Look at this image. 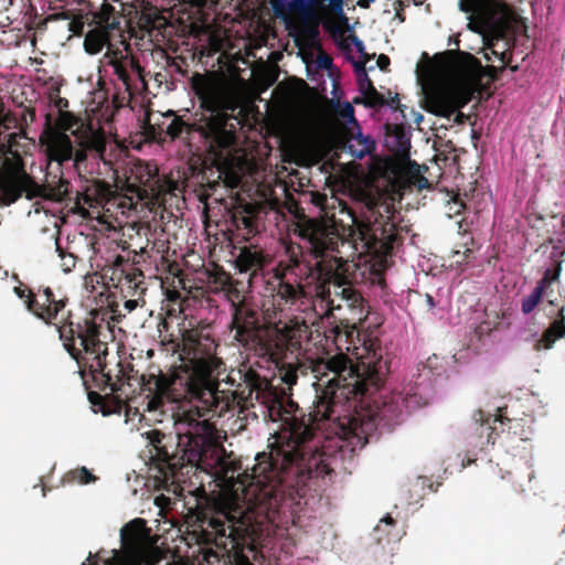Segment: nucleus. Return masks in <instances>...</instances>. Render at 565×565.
Wrapping results in <instances>:
<instances>
[{"mask_svg":"<svg viewBox=\"0 0 565 565\" xmlns=\"http://www.w3.org/2000/svg\"><path fill=\"white\" fill-rule=\"evenodd\" d=\"M125 100H126L125 96L120 97L118 94H115L113 96V100H111L114 108L116 110H118L119 108L124 107L125 106Z\"/></svg>","mask_w":565,"mask_h":565,"instance_id":"obj_56","label":"nucleus"},{"mask_svg":"<svg viewBox=\"0 0 565 565\" xmlns=\"http://www.w3.org/2000/svg\"><path fill=\"white\" fill-rule=\"evenodd\" d=\"M280 377L281 381L288 386H292L297 383L298 380L297 366H295L292 363H284L280 369Z\"/></svg>","mask_w":565,"mask_h":565,"instance_id":"obj_47","label":"nucleus"},{"mask_svg":"<svg viewBox=\"0 0 565 565\" xmlns=\"http://www.w3.org/2000/svg\"><path fill=\"white\" fill-rule=\"evenodd\" d=\"M391 64V60L387 55L385 54H380L377 57H376V61H375V65H372L373 68L376 66L380 68V71H386L387 67L390 66Z\"/></svg>","mask_w":565,"mask_h":565,"instance_id":"obj_54","label":"nucleus"},{"mask_svg":"<svg viewBox=\"0 0 565 565\" xmlns=\"http://www.w3.org/2000/svg\"><path fill=\"white\" fill-rule=\"evenodd\" d=\"M296 42L306 71H334L333 60L320 41L319 20L301 19L297 28Z\"/></svg>","mask_w":565,"mask_h":565,"instance_id":"obj_19","label":"nucleus"},{"mask_svg":"<svg viewBox=\"0 0 565 565\" xmlns=\"http://www.w3.org/2000/svg\"><path fill=\"white\" fill-rule=\"evenodd\" d=\"M97 29L106 30H116L119 29V15L116 10L108 3H104L100 8L99 13L97 14Z\"/></svg>","mask_w":565,"mask_h":565,"instance_id":"obj_39","label":"nucleus"},{"mask_svg":"<svg viewBox=\"0 0 565 565\" xmlns=\"http://www.w3.org/2000/svg\"><path fill=\"white\" fill-rule=\"evenodd\" d=\"M236 58L222 49L221 41L213 40L209 47L200 53L199 62L204 71H244L236 65Z\"/></svg>","mask_w":565,"mask_h":565,"instance_id":"obj_27","label":"nucleus"},{"mask_svg":"<svg viewBox=\"0 0 565 565\" xmlns=\"http://www.w3.org/2000/svg\"><path fill=\"white\" fill-rule=\"evenodd\" d=\"M172 116H174V110L161 113L146 107L143 116L138 118L139 128L145 139L158 143L164 142V128Z\"/></svg>","mask_w":565,"mask_h":565,"instance_id":"obj_24","label":"nucleus"},{"mask_svg":"<svg viewBox=\"0 0 565 565\" xmlns=\"http://www.w3.org/2000/svg\"><path fill=\"white\" fill-rule=\"evenodd\" d=\"M97 477L93 475L86 467H78L73 470L67 471L63 478L62 483H79V484H88L90 482H95Z\"/></svg>","mask_w":565,"mask_h":565,"instance_id":"obj_40","label":"nucleus"},{"mask_svg":"<svg viewBox=\"0 0 565 565\" xmlns=\"http://www.w3.org/2000/svg\"><path fill=\"white\" fill-rule=\"evenodd\" d=\"M190 81L201 108L209 115L189 122L174 111L164 128V142L186 141L192 134L198 132L211 147L226 149L234 146L238 122L226 111H234L244 100L248 90L247 81L242 77V73H193Z\"/></svg>","mask_w":565,"mask_h":565,"instance_id":"obj_3","label":"nucleus"},{"mask_svg":"<svg viewBox=\"0 0 565 565\" xmlns=\"http://www.w3.org/2000/svg\"><path fill=\"white\" fill-rule=\"evenodd\" d=\"M327 201V198L324 195H318L317 199L315 200V203L317 205H321Z\"/></svg>","mask_w":565,"mask_h":565,"instance_id":"obj_64","label":"nucleus"},{"mask_svg":"<svg viewBox=\"0 0 565 565\" xmlns=\"http://www.w3.org/2000/svg\"><path fill=\"white\" fill-rule=\"evenodd\" d=\"M356 74L359 76L360 88L363 94L362 98L364 99L366 106L372 108L390 106L395 111H399L402 118L405 121L408 119L405 113L407 107L399 103L398 94H395V96L385 97L384 94L377 92L376 88L373 86L372 82L367 77L369 73ZM388 95H391V92H388Z\"/></svg>","mask_w":565,"mask_h":565,"instance_id":"obj_26","label":"nucleus"},{"mask_svg":"<svg viewBox=\"0 0 565 565\" xmlns=\"http://www.w3.org/2000/svg\"><path fill=\"white\" fill-rule=\"evenodd\" d=\"M137 306H138L137 299H127L124 302V308L127 312H131L132 310L136 309Z\"/></svg>","mask_w":565,"mask_h":565,"instance_id":"obj_58","label":"nucleus"},{"mask_svg":"<svg viewBox=\"0 0 565 565\" xmlns=\"http://www.w3.org/2000/svg\"><path fill=\"white\" fill-rule=\"evenodd\" d=\"M561 271V264H556L555 268H547L544 271V275L542 279H540L535 287H542V291L544 292L545 289L555 280L558 279Z\"/></svg>","mask_w":565,"mask_h":565,"instance_id":"obj_46","label":"nucleus"},{"mask_svg":"<svg viewBox=\"0 0 565 565\" xmlns=\"http://www.w3.org/2000/svg\"><path fill=\"white\" fill-rule=\"evenodd\" d=\"M401 188H416L417 190H423L429 188V182L423 174H420V172L417 169L412 170L411 168H406Z\"/></svg>","mask_w":565,"mask_h":565,"instance_id":"obj_41","label":"nucleus"},{"mask_svg":"<svg viewBox=\"0 0 565 565\" xmlns=\"http://www.w3.org/2000/svg\"><path fill=\"white\" fill-rule=\"evenodd\" d=\"M188 525L198 544L215 545L224 551L231 565H254L244 554L246 547L254 551V530L239 509L224 507L212 513H191Z\"/></svg>","mask_w":565,"mask_h":565,"instance_id":"obj_11","label":"nucleus"},{"mask_svg":"<svg viewBox=\"0 0 565 565\" xmlns=\"http://www.w3.org/2000/svg\"><path fill=\"white\" fill-rule=\"evenodd\" d=\"M78 118L74 116L71 111H61L56 118V126L60 130L67 131L71 130L75 134L73 128L77 126Z\"/></svg>","mask_w":565,"mask_h":565,"instance_id":"obj_44","label":"nucleus"},{"mask_svg":"<svg viewBox=\"0 0 565 565\" xmlns=\"http://www.w3.org/2000/svg\"><path fill=\"white\" fill-rule=\"evenodd\" d=\"M110 279L122 292L126 290L132 297H140L147 290L142 270L121 256L116 258Z\"/></svg>","mask_w":565,"mask_h":565,"instance_id":"obj_23","label":"nucleus"},{"mask_svg":"<svg viewBox=\"0 0 565 565\" xmlns=\"http://www.w3.org/2000/svg\"><path fill=\"white\" fill-rule=\"evenodd\" d=\"M333 113L337 117L347 124H352L354 129L359 130L360 126L354 117V108L350 103H335L333 104Z\"/></svg>","mask_w":565,"mask_h":565,"instance_id":"obj_42","label":"nucleus"},{"mask_svg":"<svg viewBox=\"0 0 565 565\" xmlns=\"http://www.w3.org/2000/svg\"><path fill=\"white\" fill-rule=\"evenodd\" d=\"M270 262L269 255L257 245L244 246L235 259V265L241 273L256 275Z\"/></svg>","mask_w":565,"mask_h":565,"instance_id":"obj_31","label":"nucleus"},{"mask_svg":"<svg viewBox=\"0 0 565 565\" xmlns=\"http://www.w3.org/2000/svg\"><path fill=\"white\" fill-rule=\"evenodd\" d=\"M276 15L284 17L292 10L289 9V0H269Z\"/></svg>","mask_w":565,"mask_h":565,"instance_id":"obj_49","label":"nucleus"},{"mask_svg":"<svg viewBox=\"0 0 565 565\" xmlns=\"http://www.w3.org/2000/svg\"><path fill=\"white\" fill-rule=\"evenodd\" d=\"M149 439L154 448L149 465L147 486L154 490L178 493L182 469L186 466L205 470L214 463H222L223 450L216 438V429L209 420L191 419L186 429L179 428L177 436H167L160 430H151Z\"/></svg>","mask_w":565,"mask_h":565,"instance_id":"obj_5","label":"nucleus"},{"mask_svg":"<svg viewBox=\"0 0 565 565\" xmlns=\"http://www.w3.org/2000/svg\"><path fill=\"white\" fill-rule=\"evenodd\" d=\"M14 294L20 299H25L26 309L47 326L57 320L68 302L67 297H58L50 287H39L36 291H33L17 286L14 287Z\"/></svg>","mask_w":565,"mask_h":565,"instance_id":"obj_21","label":"nucleus"},{"mask_svg":"<svg viewBox=\"0 0 565 565\" xmlns=\"http://www.w3.org/2000/svg\"><path fill=\"white\" fill-rule=\"evenodd\" d=\"M406 161L395 158H387L381 161L377 166V173L380 177L386 179L391 183H396L401 186L403 177L405 175Z\"/></svg>","mask_w":565,"mask_h":565,"instance_id":"obj_36","label":"nucleus"},{"mask_svg":"<svg viewBox=\"0 0 565 565\" xmlns=\"http://www.w3.org/2000/svg\"><path fill=\"white\" fill-rule=\"evenodd\" d=\"M138 75V77L142 81V82H147L148 79H154L156 82L159 83V86L162 85V83L164 82V89L166 92H169L172 89V86H173V82L172 81H169L168 77L172 74V73H136Z\"/></svg>","mask_w":565,"mask_h":565,"instance_id":"obj_45","label":"nucleus"},{"mask_svg":"<svg viewBox=\"0 0 565 565\" xmlns=\"http://www.w3.org/2000/svg\"><path fill=\"white\" fill-rule=\"evenodd\" d=\"M45 146V152L50 161H56L60 164L70 161L73 158V143L71 138L64 132L51 134L46 141H42Z\"/></svg>","mask_w":565,"mask_h":565,"instance_id":"obj_32","label":"nucleus"},{"mask_svg":"<svg viewBox=\"0 0 565 565\" xmlns=\"http://www.w3.org/2000/svg\"><path fill=\"white\" fill-rule=\"evenodd\" d=\"M68 29L73 34L79 35L84 30V22L81 19H73L68 22Z\"/></svg>","mask_w":565,"mask_h":565,"instance_id":"obj_52","label":"nucleus"},{"mask_svg":"<svg viewBox=\"0 0 565 565\" xmlns=\"http://www.w3.org/2000/svg\"><path fill=\"white\" fill-rule=\"evenodd\" d=\"M386 376L387 374L375 387L367 384L363 395H351L345 405L348 414L341 412L337 415L335 434L347 440L353 450L363 448L380 425L390 427L399 422L405 404L404 396L401 393L374 396L383 386Z\"/></svg>","mask_w":565,"mask_h":565,"instance_id":"obj_9","label":"nucleus"},{"mask_svg":"<svg viewBox=\"0 0 565 565\" xmlns=\"http://www.w3.org/2000/svg\"><path fill=\"white\" fill-rule=\"evenodd\" d=\"M57 250L61 258L60 267L64 273H71L76 266V257L71 253L64 252L60 246H57Z\"/></svg>","mask_w":565,"mask_h":565,"instance_id":"obj_48","label":"nucleus"},{"mask_svg":"<svg viewBox=\"0 0 565 565\" xmlns=\"http://www.w3.org/2000/svg\"><path fill=\"white\" fill-rule=\"evenodd\" d=\"M343 282L337 285L334 281L329 285V298L321 299L327 305L326 315L345 322V326H355L366 318L364 299L349 281V264L343 259Z\"/></svg>","mask_w":565,"mask_h":565,"instance_id":"obj_17","label":"nucleus"},{"mask_svg":"<svg viewBox=\"0 0 565 565\" xmlns=\"http://www.w3.org/2000/svg\"><path fill=\"white\" fill-rule=\"evenodd\" d=\"M60 315L61 320H54L51 326L56 327L63 348L78 365L82 377L88 371L93 380H100L102 390L109 387L111 393L120 391L118 382L121 379L118 376L115 382L110 372L106 371L108 342L102 339L105 319L96 310L77 320H73L70 312L66 317L63 312Z\"/></svg>","mask_w":565,"mask_h":565,"instance_id":"obj_8","label":"nucleus"},{"mask_svg":"<svg viewBox=\"0 0 565 565\" xmlns=\"http://www.w3.org/2000/svg\"><path fill=\"white\" fill-rule=\"evenodd\" d=\"M292 232L307 245L308 253L316 262L306 264V271L299 278L273 273L267 289L278 306H295L307 297L306 286H313L316 296L329 298V285L343 282V258L339 245L343 244L334 224L323 217H310L301 214L294 224Z\"/></svg>","mask_w":565,"mask_h":565,"instance_id":"obj_4","label":"nucleus"},{"mask_svg":"<svg viewBox=\"0 0 565 565\" xmlns=\"http://www.w3.org/2000/svg\"><path fill=\"white\" fill-rule=\"evenodd\" d=\"M322 11L329 12L333 18H327L322 22L323 29L330 34L333 41L347 34L349 24L343 12V0H327Z\"/></svg>","mask_w":565,"mask_h":565,"instance_id":"obj_30","label":"nucleus"},{"mask_svg":"<svg viewBox=\"0 0 565 565\" xmlns=\"http://www.w3.org/2000/svg\"><path fill=\"white\" fill-rule=\"evenodd\" d=\"M425 99L437 114L451 115L471 99H488L502 73H415Z\"/></svg>","mask_w":565,"mask_h":565,"instance_id":"obj_10","label":"nucleus"},{"mask_svg":"<svg viewBox=\"0 0 565 565\" xmlns=\"http://www.w3.org/2000/svg\"><path fill=\"white\" fill-rule=\"evenodd\" d=\"M215 339L199 329H184L175 344L181 364L164 373L150 372L141 376L146 392V411L164 414L182 401H203L206 395L217 398L218 390L212 381L221 365L216 356Z\"/></svg>","mask_w":565,"mask_h":565,"instance_id":"obj_2","label":"nucleus"},{"mask_svg":"<svg viewBox=\"0 0 565 565\" xmlns=\"http://www.w3.org/2000/svg\"><path fill=\"white\" fill-rule=\"evenodd\" d=\"M327 0H291L289 9L301 14V19H317L315 10L324 8Z\"/></svg>","mask_w":565,"mask_h":565,"instance_id":"obj_38","label":"nucleus"},{"mask_svg":"<svg viewBox=\"0 0 565 565\" xmlns=\"http://www.w3.org/2000/svg\"><path fill=\"white\" fill-rule=\"evenodd\" d=\"M17 145V135L8 134L4 136V141L0 140V152L3 154L13 153L12 148Z\"/></svg>","mask_w":565,"mask_h":565,"instance_id":"obj_50","label":"nucleus"},{"mask_svg":"<svg viewBox=\"0 0 565 565\" xmlns=\"http://www.w3.org/2000/svg\"><path fill=\"white\" fill-rule=\"evenodd\" d=\"M232 394V403L238 407L247 408L253 406L254 401L262 404L271 403L269 408L273 409L277 404L281 407V399L274 392L273 385L266 377H262L252 367L232 370L226 377Z\"/></svg>","mask_w":565,"mask_h":565,"instance_id":"obj_16","label":"nucleus"},{"mask_svg":"<svg viewBox=\"0 0 565 565\" xmlns=\"http://www.w3.org/2000/svg\"><path fill=\"white\" fill-rule=\"evenodd\" d=\"M118 75V78L120 81H122V83L125 85H128V82L130 81V73H124V72H120V73H116Z\"/></svg>","mask_w":565,"mask_h":565,"instance_id":"obj_60","label":"nucleus"},{"mask_svg":"<svg viewBox=\"0 0 565 565\" xmlns=\"http://www.w3.org/2000/svg\"><path fill=\"white\" fill-rule=\"evenodd\" d=\"M23 194L28 200L35 198L56 202L71 200L70 182L61 177L56 183L50 181L45 184L36 183L25 171L22 159L15 151V158L6 159L0 171V203L10 205Z\"/></svg>","mask_w":565,"mask_h":565,"instance_id":"obj_12","label":"nucleus"},{"mask_svg":"<svg viewBox=\"0 0 565 565\" xmlns=\"http://www.w3.org/2000/svg\"><path fill=\"white\" fill-rule=\"evenodd\" d=\"M471 253H472V249H470L468 247H466L463 252L455 250L454 257H457L456 264L461 265L463 263H467Z\"/></svg>","mask_w":565,"mask_h":565,"instance_id":"obj_53","label":"nucleus"},{"mask_svg":"<svg viewBox=\"0 0 565 565\" xmlns=\"http://www.w3.org/2000/svg\"><path fill=\"white\" fill-rule=\"evenodd\" d=\"M360 350L355 365L344 354L311 361V372L317 379L312 411L305 414L296 406L292 414L282 418L281 434L269 445L268 452L256 456L250 475L239 473L235 467L224 469L223 481L235 497L246 502L245 510L227 502L213 508L196 507L188 513L186 522L191 513H212L228 507L239 509L254 530L249 513L271 520L280 508L299 504L310 480L330 475L332 469L327 455L313 451L307 443L313 438L321 423L335 422L351 395H363L367 384L375 387L390 373V362L384 358V349L377 338H365Z\"/></svg>","mask_w":565,"mask_h":565,"instance_id":"obj_1","label":"nucleus"},{"mask_svg":"<svg viewBox=\"0 0 565 565\" xmlns=\"http://www.w3.org/2000/svg\"><path fill=\"white\" fill-rule=\"evenodd\" d=\"M227 230L237 238L248 242L260 233L263 203L236 193L224 203Z\"/></svg>","mask_w":565,"mask_h":565,"instance_id":"obj_18","label":"nucleus"},{"mask_svg":"<svg viewBox=\"0 0 565 565\" xmlns=\"http://www.w3.org/2000/svg\"><path fill=\"white\" fill-rule=\"evenodd\" d=\"M563 337H565V306L558 309L557 317L535 342L534 349L536 351L542 349L550 350L553 348L554 343Z\"/></svg>","mask_w":565,"mask_h":565,"instance_id":"obj_33","label":"nucleus"},{"mask_svg":"<svg viewBox=\"0 0 565 565\" xmlns=\"http://www.w3.org/2000/svg\"><path fill=\"white\" fill-rule=\"evenodd\" d=\"M126 190L141 201L163 203L168 196H179L183 192V183L161 175L156 163L138 160L126 177Z\"/></svg>","mask_w":565,"mask_h":565,"instance_id":"obj_14","label":"nucleus"},{"mask_svg":"<svg viewBox=\"0 0 565 565\" xmlns=\"http://www.w3.org/2000/svg\"><path fill=\"white\" fill-rule=\"evenodd\" d=\"M107 44V52L104 55V64L114 67V71H145L132 55L129 44L121 41V47H115L109 43V33L106 30L93 29L84 40L85 51L89 54L99 53Z\"/></svg>","mask_w":565,"mask_h":565,"instance_id":"obj_20","label":"nucleus"},{"mask_svg":"<svg viewBox=\"0 0 565 565\" xmlns=\"http://www.w3.org/2000/svg\"><path fill=\"white\" fill-rule=\"evenodd\" d=\"M339 50L352 63L353 71H373V66H367L371 57L364 51V45L355 34H344L341 39L334 41Z\"/></svg>","mask_w":565,"mask_h":565,"instance_id":"obj_28","label":"nucleus"},{"mask_svg":"<svg viewBox=\"0 0 565 565\" xmlns=\"http://www.w3.org/2000/svg\"><path fill=\"white\" fill-rule=\"evenodd\" d=\"M475 419L476 423L480 422L477 427L478 435L481 438L486 437V441L481 443V447H483V445H494L497 437L500 433L504 431L505 426L508 427L509 433L511 429H516L521 426V422L519 419L510 418L508 416L507 407L497 408L495 415L487 414L482 409H479L475 414ZM513 434H516V430H514Z\"/></svg>","mask_w":565,"mask_h":565,"instance_id":"obj_22","label":"nucleus"},{"mask_svg":"<svg viewBox=\"0 0 565 565\" xmlns=\"http://www.w3.org/2000/svg\"><path fill=\"white\" fill-rule=\"evenodd\" d=\"M381 522L385 523V524H388V525H394L395 524V520L391 516V515H386L384 516Z\"/></svg>","mask_w":565,"mask_h":565,"instance_id":"obj_63","label":"nucleus"},{"mask_svg":"<svg viewBox=\"0 0 565 565\" xmlns=\"http://www.w3.org/2000/svg\"><path fill=\"white\" fill-rule=\"evenodd\" d=\"M79 148L75 149L73 147V158L74 164L79 168V166L86 161L87 151H94L96 154L102 156L105 151L106 143L105 139L102 135L95 134L93 130L89 131V135L85 136L81 142Z\"/></svg>","mask_w":565,"mask_h":565,"instance_id":"obj_34","label":"nucleus"},{"mask_svg":"<svg viewBox=\"0 0 565 565\" xmlns=\"http://www.w3.org/2000/svg\"><path fill=\"white\" fill-rule=\"evenodd\" d=\"M239 182L241 179L237 174L227 172L223 173L222 171H218L216 180H207L201 198L203 199L214 195L217 188H220L222 184L224 188L234 189L239 184Z\"/></svg>","mask_w":565,"mask_h":565,"instance_id":"obj_37","label":"nucleus"},{"mask_svg":"<svg viewBox=\"0 0 565 565\" xmlns=\"http://www.w3.org/2000/svg\"><path fill=\"white\" fill-rule=\"evenodd\" d=\"M215 290L225 292L232 305L231 328L234 339L246 350L262 358H268L276 364L284 363L289 354H298L307 327L294 324L284 328L266 329L260 326L258 312L244 302V296L225 271L213 275Z\"/></svg>","mask_w":565,"mask_h":565,"instance_id":"obj_6","label":"nucleus"},{"mask_svg":"<svg viewBox=\"0 0 565 565\" xmlns=\"http://www.w3.org/2000/svg\"><path fill=\"white\" fill-rule=\"evenodd\" d=\"M354 128L347 134V149L355 159H363L375 150V141L371 136H364L360 129L354 132Z\"/></svg>","mask_w":565,"mask_h":565,"instance_id":"obj_35","label":"nucleus"},{"mask_svg":"<svg viewBox=\"0 0 565 565\" xmlns=\"http://www.w3.org/2000/svg\"><path fill=\"white\" fill-rule=\"evenodd\" d=\"M145 530L143 519L127 523L120 531V550H113V556L104 559L103 565H157L159 555L148 544ZM93 565L98 564L95 562Z\"/></svg>","mask_w":565,"mask_h":565,"instance_id":"obj_15","label":"nucleus"},{"mask_svg":"<svg viewBox=\"0 0 565 565\" xmlns=\"http://www.w3.org/2000/svg\"><path fill=\"white\" fill-rule=\"evenodd\" d=\"M109 193V186L106 183L99 182L97 186V194L103 200Z\"/></svg>","mask_w":565,"mask_h":565,"instance_id":"obj_57","label":"nucleus"},{"mask_svg":"<svg viewBox=\"0 0 565 565\" xmlns=\"http://www.w3.org/2000/svg\"><path fill=\"white\" fill-rule=\"evenodd\" d=\"M367 209L370 218L373 221L369 220L358 225L359 238L365 252L380 265L386 266L397 238L396 225L393 221L395 209L393 204L381 199L370 200Z\"/></svg>","mask_w":565,"mask_h":565,"instance_id":"obj_13","label":"nucleus"},{"mask_svg":"<svg viewBox=\"0 0 565 565\" xmlns=\"http://www.w3.org/2000/svg\"><path fill=\"white\" fill-rule=\"evenodd\" d=\"M302 246L289 243L285 248V258H281L273 268V273L289 277L299 278L306 271Z\"/></svg>","mask_w":565,"mask_h":565,"instance_id":"obj_29","label":"nucleus"},{"mask_svg":"<svg viewBox=\"0 0 565 565\" xmlns=\"http://www.w3.org/2000/svg\"><path fill=\"white\" fill-rule=\"evenodd\" d=\"M280 73H276V72H273V73H250L252 76H255V75H267L268 78L271 79V82H275L278 79V76H279Z\"/></svg>","mask_w":565,"mask_h":565,"instance_id":"obj_59","label":"nucleus"},{"mask_svg":"<svg viewBox=\"0 0 565 565\" xmlns=\"http://www.w3.org/2000/svg\"><path fill=\"white\" fill-rule=\"evenodd\" d=\"M97 84L99 88L95 93L96 97L102 98L103 100H107V89L105 88L106 83L102 76V72L97 73Z\"/></svg>","mask_w":565,"mask_h":565,"instance_id":"obj_51","label":"nucleus"},{"mask_svg":"<svg viewBox=\"0 0 565 565\" xmlns=\"http://www.w3.org/2000/svg\"><path fill=\"white\" fill-rule=\"evenodd\" d=\"M89 401L95 404L97 401L102 399V396L98 393L89 392L88 393Z\"/></svg>","mask_w":565,"mask_h":565,"instance_id":"obj_62","label":"nucleus"},{"mask_svg":"<svg viewBox=\"0 0 565 565\" xmlns=\"http://www.w3.org/2000/svg\"><path fill=\"white\" fill-rule=\"evenodd\" d=\"M543 294L544 292L542 291V287H534L532 292L522 300V312L524 315L531 313L540 303Z\"/></svg>","mask_w":565,"mask_h":565,"instance_id":"obj_43","label":"nucleus"},{"mask_svg":"<svg viewBox=\"0 0 565 565\" xmlns=\"http://www.w3.org/2000/svg\"><path fill=\"white\" fill-rule=\"evenodd\" d=\"M373 2H375V0H358L356 4L360 8L369 9Z\"/></svg>","mask_w":565,"mask_h":565,"instance_id":"obj_61","label":"nucleus"},{"mask_svg":"<svg viewBox=\"0 0 565 565\" xmlns=\"http://www.w3.org/2000/svg\"><path fill=\"white\" fill-rule=\"evenodd\" d=\"M384 146L397 159L409 160L411 127L403 122L385 124Z\"/></svg>","mask_w":565,"mask_h":565,"instance_id":"obj_25","label":"nucleus"},{"mask_svg":"<svg viewBox=\"0 0 565 565\" xmlns=\"http://www.w3.org/2000/svg\"><path fill=\"white\" fill-rule=\"evenodd\" d=\"M54 104H55V107L58 110V114L61 111H66V108L68 107V100L66 98H63V97H57Z\"/></svg>","mask_w":565,"mask_h":565,"instance_id":"obj_55","label":"nucleus"},{"mask_svg":"<svg viewBox=\"0 0 565 565\" xmlns=\"http://www.w3.org/2000/svg\"><path fill=\"white\" fill-rule=\"evenodd\" d=\"M459 8L470 14L469 29L482 35L486 50H491L502 64L482 66L471 53L458 49L459 40L456 38L449 41V45L456 46L454 50L434 56L424 52L415 71H507L505 53H498L494 49L495 42L507 40L512 29L511 19L503 6L498 0H460Z\"/></svg>","mask_w":565,"mask_h":565,"instance_id":"obj_7","label":"nucleus"}]
</instances>
